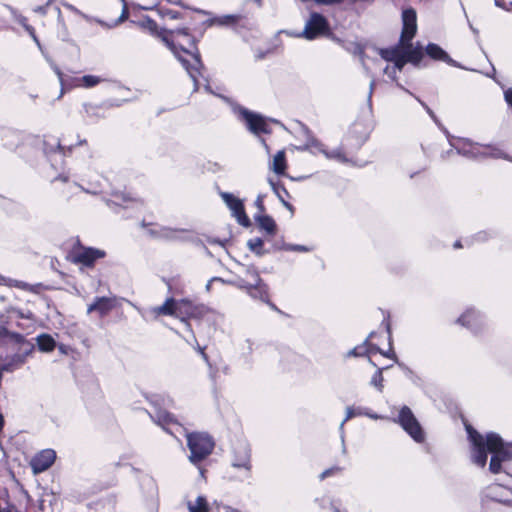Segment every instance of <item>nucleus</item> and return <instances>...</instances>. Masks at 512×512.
Returning <instances> with one entry per match:
<instances>
[{"instance_id":"obj_1","label":"nucleus","mask_w":512,"mask_h":512,"mask_svg":"<svg viewBox=\"0 0 512 512\" xmlns=\"http://www.w3.org/2000/svg\"><path fill=\"white\" fill-rule=\"evenodd\" d=\"M417 32V16L414 9H405L402 12V31L397 45L380 49V56L389 62L394 63V68L399 71L403 69L405 64L411 63L418 66L423 59V48L417 43L414 45L412 39Z\"/></svg>"},{"instance_id":"obj_2","label":"nucleus","mask_w":512,"mask_h":512,"mask_svg":"<svg viewBox=\"0 0 512 512\" xmlns=\"http://www.w3.org/2000/svg\"><path fill=\"white\" fill-rule=\"evenodd\" d=\"M467 433L472 443L471 458L474 464L484 467L487 461V452L492 453L489 470L496 474L501 470V463L511 459V452L504 448L501 437L495 433L486 436L479 434L472 427L467 426Z\"/></svg>"},{"instance_id":"obj_3","label":"nucleus","mask_w":512,"mask_h":512,"mask_svg":"<svg viewBox=\"0 0 512 512\" xmlns=\"http://www.w3.org/2000/svg\"><path fill=\"white\" fill-rule=\"evenodd\" d=\"M147 25L151 31L155 32L156 35L162 39L187 73L191 75L189 64L192 58L190 51L192 47V37L190 35V29L182 28L173 31H158L156 23L152 20H148Z\"/></svg>"},{"instance_id":"obj_4","label":"nucleus","mask_w":512,"mask_h":512,"mask_svg":"<svg viewBox=\"0 0 512 512\" xmlns=\"http://www.w3.org/2000/svg\"><path fill=\"white\" fill-rule=\"evenodd\" d=\"M166 400L161 396H153L151 402L154 404V410L150 414L152 419L176 439L180 440L181 436L184 437L187 447L192 450V434L170 413L160 407V402L164 404Z\"/></svg>"},{"instance_id":"obj_5","label":"nucleus","mask_w":512,"mask_h":512,"mask_svg":"<svg viewBox=\"0 0 512 512\" xmlns=\"http://www.w3.org/2000/svg\"><path fill=\"white\" fill-rule=\"evenodd\" d=\"M243 270V273L239 274L232 283L246 290L253 298L266 301L268 299V289L257 270L252 266L243 267Z\"/></svg>"},{"instance_id":"obj_6","label":"nucleus","mask_w":512,"mask_h":512,"mask_svg":"<svg viewBox=\"0 0 512 512\" xmlns=\"http://www.w3.org/2000/svg\"><path fill=\"white\" fill-rule=\"evenodd\" d=\"M455 148L459 154L474 159H482L486 157L492 158H503L512 162L505 152L500 148L492 145H482L479 143H473L469 139H461L455 145Z\"/></svg>"},{"instance_id":"obj_7","label":"nucleus","mask_w":512,"mask_h":512,"mask_svg":"<svg viewBox=\"0 0 512 512\" xmlns=\"http://www.w3.org/2000/svg\"><path fill=\"white\" fill-rule=\"evenodd\" d=\"M150 313L154 317L160 315H171L178 318L187 328L190 327V318L192 316V304L189 300L167 299L164 304L153 307Z\"/></svg>"},{"instance_id":"obj_8","label":"nucleus","mask_w":512,"mask_h":512,"mask_svg":"<svg viewBox=\"0 0 512 512\" xmlns=\"http://www.w3.org/2000/svg\"><path fill=\"white\" fill-rule=\"evenodd\" d=\"M105 255L103 250L77 245L70 251L69 259L83 267H92L96 260L104 258Z\"/></svg>"},{"instance_id":"obj_9","label":"nucleus","mask_w":512,"mask_h":512,"mask_svg":"<svg viewBox=\"0 0 512 512\" xmlns=\"http://www.w3.org/2000/svg\"><path fill=\"white\" fill-rule=\"evenodd\" d=\"M329 33V24L324 16L319 13H312L305 24V28L300 34L308 40H313Z\"/></svg>"},{"instance_id":"obj_10","label":"nucleus","mask_w":512,"mask_h":512,"mask_svg":"<svg viewBox=\"0 0 512 512\" xmlns=\"http://www.w3.org/2000/svg\"><path fill=\"white\" fill-rule=\"evenodd\" d=\"M398 422L415 441L422 442L424 440L422 428L409 407H402Z\"/></svg>"},{"instance_id":"obj_11","label":"nucleus","mask_w":512,"mask_h":512,"mask_svg":"<svg viewBox=\"0 0 512 512\" xmlns=\"http://www.w3.org/2000/svg\"><path fill=\"white\" fill-rule=\"evenodd\" d=\"M215 447V441L206 432L194 433V463L208 457Z\"/></svg>"},{"instance_id":"obj_12","label":"nucleus","mask_w":512,"mask_h":512,"mask_svg":"<svg viewBox=\"0 0 512 512\" xmlns=\"http://www.w3.org/2000/svg\"><path fill=\"white\" fill-rule=\"evenodd\" d=\"M147 233L158 239L164 240H184L189 238V231L186 229L165 227L159 225H149Z\"/></svg>"},{"instance_id":"obj_13","label":"nucleus","mask_w":512,"mask_h":512,"mask_svg":"<svg viewBox=\"0 0 512 512\" xmlns=\"http://www.w3.org/2000/svg\"><path fill=\"white\" fill-rule=\"evenodd\" d=\"M220 196L232 211V214L237 219L238 223L244 227L250 226V220L245 213L243 202L235 195L228 192H221Z\"/></svg>"},{"instance_id":"obj_14","label":"nucleus","mask_w":512,"mask_h":512,"mask_svg":"<svg viewBox=\"0 0 512 512\" xmlns=\"http://www.w3.org/2000/svg\"><path fill=\"white\" fill-rule=\"evenodd\" d=\"M56 459V452L53 449H44L38 452L30 461L34 474L46 471L52 466Z\"/></svg>"},{"instance_id":"obj_15","label":"nucleus","mask_w":512,"mask_h":512,"mask_svg":"<svg viewBox=\"0 0 512 512\" xmlns=\"http://www.w3.org/2000/svg\"><path fill=\"white\" fill-rule=\"evenodd\" d=\"M240 116L245 121L247 128L254 134L267 133V124L262 116L252 113L246 109L239 111Z\"/></svg>"},{"instance_id":"obj_16","label":"nucleus","mask_w":512,"mask_h":512,"mask_svg":"<svg viewBox=\"0 0 512 512\" xmlns=\"http://www.w3.org/2000/svg\"><path fill=\"white\" fill-rule=\"evenodd\" d=\"M115 307V299L108 297H97L88 308V313L96 312L100 317L106 316Z\"/></svg>"},{"instance_id":"obj_17","label":"nucleus","mask_w":512,"mask_h":512,"mask_svg":"<svg viewBox=\"0 0 512 512\" xmlns=\"http://www.w3.org/2000/svg\"><path fill=\"white\" fill-rule=\"evenodd\" d=\"M58 496L51 491H43L39 500L38 508L41 512H56Z\"/></svg>"},{"instance_id":"obj_18","label":"nucleus","mask_w":512,"mask_h":512,"mask_svg":"<svg viewBox=\"0 0 512 512\" xmlns=\"http://www.w3.org/2000/svg\"><path fill=\"white\" fill-rule=\"evenodd\" d=\"M309 148H316V149H318L327 158L336 159V160L341 161V162H345L346 161L345 156L342 154V152L339 149L333 150L331 152H328L327 150H325L323 148V145L317 139H315L313 137L309 138L307 143L303 147V149H309Z\"/></svg>"},{"instance_id":"obj_19","label":"nucleus","mask_w":512,"mask_h":512,"mask_svg":"<svg viewBox=\"0 0 512 512\" xmlns=\"http://www.w3.org/2000/svg\"><path fill=\"white\" fill-rule=\"evenodd\" d=\"M109 205L120 206L128 208L137 203V200L123 192H114L111 198L107 200Z\"/></svg>"},{"instance_id":"obj_20","label":"nucleus","mask_w":512,"mask_h":512,"mask_svg":"<svg viewBox=\"0 0 512 512\" xmlns=\"http://www.w3.org/2000/svg\"><path fill=\"white\" fill-rule=\"evenodd\" d=\"M105 79L97 75H84L74 80V86L78 88H92L102 83Z\"/></svg>"},{"instance_id":"obj_21","label":"nucleus","mask_w":512,"mask_h":512,"mask_svg":"<svg viewBox=\"0 0 512 512\" xmlns=\"http://www.w3.org/2000/svg\"><path fill=\"white\" fill-rule=\"evenodd\" d=\"M287 168L286 157L284 150L278 151L270 164V169L278 174L284 175Z\"/></svg>"},{"instance_id":"obj_22","label":"nucleus","mask_w":512,"mask_h":512,"mask_svg":"<svg viewBox=\"0 0 512 512\" xmlns=\"http://www.w3.org/2000/svg\"><path fill=\"white\" fill-rule=\"evenodd\" d=\"M255 220L260 226V228L265 231L268 235L276 234V223L272 217L268 215H258L255 216Z\"/></svg>"},{"instance_id":"obj_23","label":"nucleus","mask_w":512,"mask_h":512,"mask_svg":"<svg viewBox=\"0 0 512 512\" xmlns=\"http://www.w3.org/2000/svg\"><path fill=\"white\" fill-rule=\"evenodd\" d=\"M458 322L468 328L475 329L480 324L481 317L474 310H468L458 319Z\"/></svg>"},{"instance_id":"obj_24","label":"nucleus","mask_w":512,"mask_h":512,"mask_svg":"<svg viewBox=\"0 0 512 512\" xmlns=\"http://www.w3.org/2000/svg\"><path fill=\"white\" fill-rule=\"evenodd\" d=\"M426 53L434 60H441L447 63L452 61L448 54L440 46L434 43L427 45Z\"/></svg>"},{"instance_id":"obj_25","label":"nucleus","mask_w":512,"mask_h":512,"mask_svg":"<svg viewBox=\"0 0 512 512\" xmlns=\"http://www.w3.org/2000/svg\"><path fill=\"white\" fill-rule=\"evenodd\" d=\"M37 345L42 352H51L56 347V341L49 334H41L36 338Z\"/></svg>"},{"instance_id":"obj_26","label":"nucleus","mask_w":512,"mask_h":512,"mask_svg":"<svg viewBox=\"0 0 512 512\" xmlns=\"http://www.w3.org/2000/svg\"><path fill=\"white\" fill-rule=\"evenodd\" d=\"M239 17L236 15H225L221 17L209 18L203 23L211 26V25H219V26H228L235 24L238 21Z\"/></svg>"},{"instance_id":"obj_27","label":"nucleus","mask_w":512,"mask_h":512,"mask_svg":"<svg viewBox=\"0 0 512 512\" xmlns=\"http://www.w3.org/2000/svg\"><path fill=\"white\" fill-rule=\"evenodd\" d=\"M501 489H502V485H500V484H493V485L488 487V489H487L488 494L487 495L489 497H491L492 499L498 501V502L508 503L509 499L507 497H505L504 495L499 493V490H501Z\"/></svg>"},{"instance_id":"obj_28","label":"nucleus","mask_w":512,"mask_h":512,"mask_svg":"<svg viewBox=\"0 0 512 512\" xmlns=\"http://www.w3.org/2000/svg\"><path fill=\"white\" fill-rule=\"evenodd\" d=\"M193 58H194V71H197L198 75L203 78L204 82H205V87L207 88V83H208V75L206 74V69L204 67V65L202 64L201 60H200V55L199 53H195L194 52V55H193Z\"/></svg>"},{"instance_id":"obj_29","label":"nucleus","mask_w":512,"mask_h":512,"mask_svg":"<svg viewBox=\"0 0 512 512\" xmlns=\"http://www.w3.org/2000/svg\"><path fill=\"white\" fill-rule=\"evenodd\" d=\"M16 20L24 27V29L29 33L33 40L39 45V40L35 35V30L27 23V19L24 16L18 15L16 16Z\"/></svg>"},{"instance_id":"obj_30","label":"nucleus","mask_w":512,"mask_h":512,"mask_svg":"<svg viewBox=\"0 0 512 512\" xmlns=\"http://www.w3.org/2000/svg\"><path fill=\"white\" fill-rule=\"evenodd\" d=\"M263 244L264 242L260 238H254L248 241V247L250 248V250L258 255L263 254Z\"/></svg>"},{"instance_id":"obj_31","label":"nucleus","mask_w":512,"mask_h":512,"mask_svg":"<svg viewBox=\"0 0 512 512\" xmlns=\"http://www.w3.org/2000/svg\"><path fill=\"white\" fill-rule=\"evenodd\" d=\"M208 502L205 497L199 496L194 503V512H208Z\"/></svg>"},{"instance_id":"obj_32","label":"nucleus","mask_w":512,"mask_h":512,"mask_svg":"<svg viewBox=\"0 0 512 512\" xmlns=\"http://www.w3.org/2000/svg\"><path fill=\"white\" fill-rule=\"evenodd\" d=\"M383 375H382V370L381 369H378L375 374L372 376V379H371V385H373L374 387H376L379 391H382L383 390Z\"/></svg>"},{"instance_id":"obj_33","label":"nucleus","mask_w":512,"mask_h":512,"mask_svg":"<svg viewBox=\"0 0 512 512\" xmlns=\"http://www.w3.org/2000/svg\"><path fill=\"white\" fill-rule=\"evenodd\" d=\"M0 285H6V286H14V287H19V288H22V289H28V284L26 283H23V282H20V281H16V280H12V279H7L3 276L0 275Z\"/></svg>"},{"instance_id":"obj_34","label":"nucleus","mask_w":512,"mask_h":512,"mask_svg":"<svg viewBox=\"0 0 512 512\" xmlns=\"http://www.w3.org/2000/svg\"><path fill=\"white\" fill-rule=\"evenodd\" d=\"M369 349L367 347V344L364 343L363 345L361 346H358V347H355L354 349H352L348 354L350 356H362L366 353H369Z\"/></svg>"},{"instance_id":"obj_35","label":"nucleus","mask_w":512,"mask_h":512,"mask_svg":"<svg viewBox=\"0 0 512 512\" xmlns=\"http://www.w3.org/2000/svg\"><path fill=\"white\" fill-rule=\"evenodd\" d=\"M159 11L160 14L166 18L177 19L179 17V13L175 10L161 8Z\"/></svg>"},{"instance_id":"obj_36","label":"nucleus","mask_w":512,"mask_h":512,"mask_svg":"<svg viewBox=\"0 0 512 512\" xmlns=\"http://www.w3.org/2000/svg\"><path fill=\"white\" fill-rule=\"evenodd\" d=\"M361 411L358 410V411H355L352 407H347L346 409V417L344 419V421L341 423V428L343 427L344 423L351 419L352 417L356 416V415H361Z\"/></svg>"},{"instance_id":"obj_37","label":"nucleus","mask_w":512,"mask_h":512,"mask_svg":"<svg viewBox=\"0 0 512 512\" xmlns=\"http://www.w3.org/2000/svg\"><path fill=\"white\" fill-rule=\"evenodd\" d=\"M102 184L100 181H97V184L94 185V184H90L89 185V188L85 189L88 193H92V194H97L99 192H102Z\"/></svg>"},{"instance_id":"obj_38","label":"nucleus","mask_w":512,"mask_h":512,"mask_svg":"<svg viewBox=\"0 0 512 512\" xmlns=\"http://www.w3.org/2000/svg\"><path fill=\"white\" fill-rule=\"evenodd\" d=\"M269 182H270V185H271L273 191L278 195V197L280 199H282L281 193H282V191L286 193V189L283 186L277 185L272 180H269Z\"/></svg>"},{"instance_id":"obj_39","label":"nucleus","mask_w":512,"mask_h":512,"mask_svg":"<svg viewBox=\"0 0 512 512\" xmlns=\"http://www.w3.org/2000/svg\"><path fill=\"white\" fill-rule=\"evenodd\" d=\"M340 470L341 469L339 467H333V468L327 469L324 472H322V474L320 475V479L323 480L324 478L331 476L334 473L339 472Z\"/></svg>"},{"instance_id":"obj_40","label":"nucleus","mask_w":512,"mask_h":512,"mask_svg":"<svg viewBox=\"0 0 512 512\" xmlns=\"http://www.w3.org/2000/svg\"><path fill=\"white\" fill-rule=\"evenodd\" d=\"M285 249L287 250H293V251H308V249L305 247V246H301V245H286L285 246Z\"/></svg>"},{"instance_id":"obj_41","label":"nucleus","mask_w":512,"mask_h":512,"mask_svg":"<svg viewBox=\"0 0 512 512\" xmlns=\"http://www.w3.org/2000/svg\"><path fill=\"white\" fill-rule=\"evenodd\" d=\"M417 100L426 109L427 113L431 116V118L436 121V116H435L434 112L424 102H422L420 99L417 98Z\"/></svg>"},{"instance_id":"obj_42","label":"nucleus","mask_w":512,"mask_h":512,"mask_svg":"<svg viewBox=\"0 0 512 512\" xmlns=\"http://www.w3.org/2000/svg\"><path fill=\"white\" fill-rule=\"evenodd\" d=\"M384 73H386L387 75H389L393 80L396 79V73H395V69H391L389 66H387L385 69H384Z\"/></svg>"},{"instance_id":"obj_43","label":"nucleus","mask_w":512,"mask_h":512,"mask_svg":"<svg viewBox=\"0 0 512 512\" xmlns=\"http://www.w3.org/2000/svg\"><path fill=\"white\" fill-rule=\"evenodd\" d=\"M255 204H256L257 208H258L261 212H263V211H264L263 199H262V197H261V196H258V197H257V199H256V201H255Z\"/></svg>"},{"instance_id":"obj_44","label":"nucleus","mask_w":512,"mask_h":512,"mask_svg":"<svg viewBox=\"0 0 512 512\" xmlns=\"http://www.w3.org/2000/svg\"><path fill=\"white\" fill-rule=\"evenodd\" d=\"M316 3L318 4H325V5H329V4H334V3H339L341 2L342 0H314Z\"/></svg>"},{"instance_id":"obj_45","label":"nucleus","mask_w":512,"mask_h":512,"mask_svg":"<svg viewBox=\"0 0 512 512\" xmlns=\"http://www.w3.org/2000/svg\"><path fill=\"white\" fill-rule=\"evenodd\" d=\"M505 100L510 106H512V89H508L505 92Z\"/></svg>"},{"instance_id":"obj_46","label":"nucleus","mask_w":512,"mask_h":512,"mask_svg":"<svg viewBox=\"0 0 512 512\" xmlns=\"http://www.w3.org/2000/svg\"><path fill=\"white\" fill-rule=\"evenodd\" d=\"M505 100L510 106H512V89H508L505 92Z\"/></svg>"},{"instance_id":"obj_47","label":"nucleus","mask_w":512,"mask_h":512,"mask_svg":"<svg viewBox=\"0 0 512 512\" xmlns=\"http://www.w3.org/2000/svg\"><path fill=\"white\" fill-rule=\"evenodd\" d=\"M34 12L44 15L46 14V6H38L34 8Z\"/></svg>"},{"instance_id":"obj_48","label":"nucleus","mask_w":512,"mask_h":512,"mask_svg":"<svg viewBox=\"0 0 512 512\" xmlns=\"http://www.w3.org/2000/svg\"><path fill=\"white\" fill-rule=\"evenodd\" d=\"M233 465L235 467H245L246 469H249L247 460H244L243 462H240V463H234Z\"/></svg>"},{"instance_id":"obj_49","label":"nucleus","mask_w":512,"mask_h":512,"mask_svg":"<svg viewBox=\"0 0 512 512\" xmlns=\"http://www.w3.org/2000/svg\"><path fill=\"white\" fill-rule=\"evenodd\" d=\"M374 86H375V81L372 80L371 83H370L369 99L371 98Z\"/></svg>"},{"instance_id":"obj_50","label":"nucleus","mask_w":512,"mask_h":512,"mask_svg":"<svg viewBox=\"0 0 512 512\" xmlns=\"http://www.w3.org/2000/svg\"><path fill=\"white\" fill-rule=\"evenodd\" d=\"M199 471H200V477L202 478L203 481H205L206 480L205 470L202 467H200Z\"/></svg>"},{"instance_id":"obj_51","label":"nucleus","mask_w":512,"mask_h":512,"mask_svg":"<svg viewBox=\"0 0 512 512\" xmlns=\"http://www.w3.org/2000/svg\"><path fill=\"white\" fill-rule=\"evenodd\" d=\"M280 200L282 201L283 205H284L286 208H288L289 210H291V211H292V209H293V208H292L291 204H289L288 202H286L283 198H282V199H280Z\"/></svg>"},{"instance_id":"obj_52","label":"nucleus","mask_w":512,"mask_h":512,"mask_svg":"<svg viewBox=\"0 0 512 512\" xmlns=\"http://www.w3.org/2000/svg\"><path fill=\"white\" fill-rule=\"evenodd\" d=\"M58 349L60 350L61 353L65 354L67 353V350H66V346L64 345H59L58 346Z\"/></svg>"},{"instance_id":"obj_53","label":"nucleus","mask_w":512,"mask_h":512,"mask_svg":"<svg viewBox=\"0 0 512 512\" xmlns=\"http://www.w3.org/2000/svg\"><path fill=\"white\" fill-rule=\"evenodd\" d=\"M195 14L199 15V16H204V12L203 11H200V10H195L194 9V20H196V16Z\"/></svg>"},{"instance_id":"obj_54","label":"nucleus","mask_w":512,"mask_h":512,"mask_svg":"<svg viewBox=\"0 0 512 512\" xmlns=\"http://www.w3.org/2000/svg\"><path fill=\"white\" fill-rule=\"evenodd\" d=\"M199 353L201 354L202 358L207 361V356L206 354L204 353L203 349L202 348H199Z\"/></svg>"},{"instance_id":"obj_55","label":"nucleus","mask_w":512,"mask_h":512,"mask_svg":"<svg viewBox=\"0 0 512 512\" xmlns=\"http://www.w3.org/2000/svg\"><path fill=\"white\" fill-rule=\"evenodd\" d=\"M261 141H262V144L264 145L266 151L269 153L270 152L269 146L265 143L264 139H262Z\"/></svg>"},{"instance_id":"obj_56","label":"nucleus","mask_w":512,"mask_h":512,"mask_svg":"<svg viewBox=\"0 0 512 512\" xmlns=\"http://www.w3.org/2000/svg\"><path fill=\"white\" fill-rule=\"evenodd\" d=\"M367 416H369L370 418H373V419H378L380 418V416L376 415V414H368L366 413Z\"/></svg>"},{"instance_id":"obj_57","label":"nucleus","mask_w":512,"mask_h":512,"mask_svg":"<svg viewBox=\"0 0 512 512\" xmlns=\"http://www.w3.org/2000/svg\"><path fill=\"white\" fill-rule=\"evenodd\" d=\"M225 512H237L236 510L232 509L231 507H224Z\"/></svg>"},{"instance_id":"obj_58","label":"nucleus","mask_w":512,"mask_h":512,"mask_svg":"<svg viewBox=\"0 0 512 512\" xmlns=\"http://www.w3.org/2000/svg\"><path fill=\"white\" fill-rule=\"evenodd\" d=\"M505 490H506V493H507V494H511V495H512V487L510 488V487H508V486H507V487L505 488Z\"/></svg>"},{"instance_id":"obj_59","label":"nucleus","mask_w":512,"mask_h":512,"mask_svg":"<svg viewBox=\"0 0 512 512\" xmlns=\"http://www.w3.org/2000/svg\"><path fill=\"white\" fill-rule=\"evenodd\" d=\"M454 247H455V248H460V247H462V245H461L460 241H456V242L454 243Z\"/></svg>"},{"instance_id":"obj_60","label":"nucleus","mask_w":512,"mask_h":512,"mask_svg":"<svg viewBox=\"0 0 512 512\" xmlns=\"http://www.w3.org/2000/svg\"><path fill=\"white\" fill-rule=\"evenodd\" d=\"M125 17H126V11L123 12V14H122V16H121L119 21H122Z\"/></svg>"},{"instance_id":"obj_61","label":"nucleus","mask_w":512,"mask_h":512,"mask_svg":"<svg viewBox=\"0 0 512 512\" xmlns=\"http://www.w3.org/2000/svg\"><path fill=\"white\" fill-rule=\"evenodd\" d=\"M193 81H194V83H195L196 85H200V84H201V83H200V82H199L195 77L193 78Z\"/></svg>"},{"instance_id":"obj_62","label":"nucleus","mask_w":512,"mask_h":512,"mask_svg":"<svg viewBox=\"0 0 512 512\" xmlns=\"http://www.w3.org/2000/svg\"><path fill=\"white\" fill-rule=\"evenodd\" d=\"M188 509L190 512H192V504L190 502L188 503Z\"/></svg>"},{"instance_id":"obj_63","label":"nucleus","mask_w":512,"mask_h":512,"mask_svg":"<svg viewBox=\"0 0 512 512\" xmlns=\"http://www.w3.org/2000/svg\"><path fill=\"white\" fill-rule=\"evenodd\" d=\"M56 72H57L59 78L61 79V75H62L61 72L59 70H56Z\"/></svg>"},{"instance_id":"obj_64","label":"nucleus","mask_w":512,"mask_h":512,"mask_svg":"<svg viewBox=\"0 0 512 512\" xmlns=\"http://www.w3.org/2000/svg\"><path fill=\"white\" fill-rule=\"evenodd\" d=\"M334 512H340L338 508H334Z\"/></svg>"}]
</instances>
